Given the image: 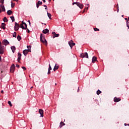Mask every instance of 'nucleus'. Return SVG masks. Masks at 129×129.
Wrapping results in <instances>:
<instances>
[{"label":"nucleus","instance_id":"1","mask_svg":"<svg viewBox=\"0 0 129 129\" xmlns=\"http://www.w3.org/2000/svg\"><path fill=\"white\" fill-rule=\"evenodd\" d=\"M20 28L21 29H23V30H27L28 28V26L27 25V24L25 22H23L21 25H20Z\"/></svg>","mask_w":129,"mask_h":129},{"label":"nucleus","instance_id":"2","mask_svg":"<svg viewBox=\"0 0 129 129\" xmlns=\"http://www.w3.org/2000/svg\"><path fill=\"white\" fill-rule=\"evenodd\" d=\"M42 35H43L42 34H40V41L42 42V43H44V44H47V40H46V39H45V37L43 38V40Z\"/></svg>","mask_w":129,"mask_h":129},{"label":"nucleus","instance_id":"3","mask_svg":"<svg viewBox=\"0 0 129 129\" xmlns=\"http://www.w3.org/2000/svg\"><path fill=\"white\" fill-rule=\"evenodd\" d=\"M27 47L28 49L24 50L23 51L24 55H25V56H27V55L28 54V53H29V48H31V45L30 46L27 45Z\"/></svg>","mask_w":129,"mask_h":129},{"label":"nucleus","instance_id":"4","mask_svg":"<svg viewBox=\"0 0 129 129\" xmlns=\"http://www.w3.org/2000/svg\"><path fill=\"white\" fill-rule=\"evenodd\" d=\"M80 56H81V58H88V53H87V52H85V53H81L80 54Z\"/></svg>","mask_w":129,"mask_h":129},{"label":"nucleus","instance_id":"5","mask_svg":"<svg viewBox=\"0 0 129 129\" xmlns=\"http://www.w3.org/2000/svg\"><path fill=\"white\" fill-rule=\"evenodd\" d=\"M15 26H14V29L15 31H19V28H20V25L17 22H15Z\"/></svg>","mask_w":129,"mask_h":129},{"label":"nucleus","instance_id":"6","mask_svg":"<svg viewBox=\"0 0 129 129\" xmlns=\"http://www.w3.org/2000/svg\"><path fill=\"white\" fill-rule=\"evenodd\" d=\"M2 44L3 45H4V46H7L10 44V42H9V41H8V40L4 39L2 42Z\"/></svg>","mask_w":129,"mask_h":129},{"label":"nucleus","instance_id":"7","mask_svg":"<svg viewBox=\"0 0 129 129\" xmlns=\"http://www.w3.org/2000/svg\"><path fill=\"white\" fill-rule=\"evenodd\" d=\"M5 46H0V54L1 55H3L4 54V52H5Z\"/></svg>","mask_w":129,"mask_h":129},{"label":"nucleus","instance_id":"8","mask_svg":"<svg viewBox=\"0 0 129 129\" xmlns=\"http://www.w3.org/2000/svg\"><path fill=\"white\" fill-rule=\"evenodd\" d=\"M69 45L71 48L72 49L73 46H75V43L73 42V41L71 40V41H69Z\"/></svg>","mask_w":129,"mask_h":129},{"label":"nucleus","instance_id":"9","mask_svg":"<svg viewBox=\"0 0 129 129\" xmlns=\"http://www.w3.org/2000/svg\"><path fill=\"white\" fill-rule=\"evenodd\" d=\"M52 34L53 35V39L54 38H58V37H59V34H56V32H52Z\"/></svg>","mask_w":129,"mask_h":129},{"label":"nucleus","instance_id":"10","mask_svg":"<svg viewBox=\"0 0 129 129\" xmlns=\"http://www.w3.org/2000/svg\"><path fill=\"white\" fill-rule=\"evenodd\" d=\"M39 113H40V116H41V117H43V116H44V111H43V110L39 109Z\"/></svg>","mask_w":129,"mask_h":129},{"label":"nucleus","instance_id":"11","mask_svg":"<svg viewBox=\"0 0 129 129\" xmlns=\"http://www.w3.org/2000/svg\"><path fill=\"white\" fill-rule=\"evenodd\" d=\"M77 6L78 7H79V8H80V9H83V4H81V3H80L79 2H78V3H77Z\"/></svg>","mask_w":129,"mask_h":129},{"label":"nucleus","instance_id":"12","mask_svg":"<svg viewBox=\"0 0 129 129\" xmlns=\"http://www.w3.org/2000/svg\"><path fill=\"white\" fill-rule=\"evenodd\" d=\"M42 4V2L38 1V3L36 4V8L37 9H39V7H40V5H41Z\"/></svg>","mask_w":129,"mask_h":129},{"label":"nucleus","instance_id":"13","mask_svg":"<svg viewBox=\"0 0 129 129\" xmlns=\"http://www.w3.org/2000/svg\"><path fill=\"white\" fill-rule=\"evenodd\" d=\"M42 33H43V34H49V29L46 28V29L43 30L42 31Z\"/></svg>","mask_w":129,"mask_h":129},{"label":"nucleus","instance_id":"14","mask_svg":"<svg viewBox=\"0 0 129 129\" xmlns=\"http://www.w3.org/2000/svg\"><path fill=\"white\" fill-rule=\"evenodd\" d=\"M120 98H116V97H115L114 98V102H118L119 101H120Z\"/></svg>","mask_w":129,"mask_h":129},{"label":"nucleus","instance_id":"15","mask_svg":"<svg viewBox=\"0 0 129 129\" xmlns=\"http://www.w3.org/2000/svg\"><path fill=\"white\" fill-rule=\"evenodd\" d=\"M1 8L2 9V12H6V8H5V6H4V4L1 5Z\"/></svg>","mask_w":129,"mask_h":129},{"label":"nucleus","instance_id":"16","mask_svg":"<svg viewBox=\"0 0 129 129\" xmlns=\"http://www.w3.org/2000/svg\"><path fill=\"white\" fill-rule=\"evenodd\" d=\"M6 24L5 23H2L1 27L3 30H6Z\"/></svg>","mask_w":129,"mask_h":129},{"label":"nucleus","instance_id":"17","mask_svg":"<svg viewBox=\"0 0 129 129\" xmlns=\"http://www.w3.org/2000/svg\"><path fill=\"white\" fill-rule=\"evenodd\" d=\"M11 49L13 53H15V51H16V46H11Z\"/></svg>","mask_w":129,"mask_h":129},{"label":"nucleus","instance_id":"18","mask_svg":"<svg viewBox=\"0 0 129 129\" xmlns=\"http://www.w3.org/2000/svg\"><path fill=\"white\" fill-rule=\"evenodd\" d=\"M18 60H21V58H22V54H21L20 52L18 53Z\"/></svg>","mask_w":129,"mask_h":129},{"label":"nucleus","instance_id":"19","mask_svg":"<svg viewBox=\"0 0 129 129\" xmlns=\"http://www.w3.org/2000/svg\"><path fill=\"white\" fill-rule=\"evenodd\" d=\"M58 68H59V66L57 65V64H55L53 69L54 71H56V70H58Z\"/></svg>","mask_w":129,"mask_h":129},{"label":"nucleus","instance_id":"20","mask_svg":"<svg viewBox=\"0 0 129 129\" xmlns=\"http://www.w3.org/2000/svg\"><path fill=\"white\" fill-rule=\"evenodd\" d=\"M12 14H13V11H12V10H8L7 11V14L8 15V16H11Z\"/></svg>","mask_w":129,"mask_h":129},{"label":"nucleus","instance_id":"21","mask_svg":"<svg viewBox=\"0 0 129 129\" xmlns=\"http://www.w3.org/2000/svg\"><path fill=\"white\" fill-rule=\"evenodd\" d=\"M96 60H97V58L96 56H93L92 58V63H94Z\"/></svg>","mask_w":129,"mask_h":129},{"label":"nucleus","instance_id":"22","mask_svg":"<svg viewBox=\"0 0 129 129\" xmlns=\"http://www.w3.org/2000/svg\"><path fill=\"white\" fill-rule=\"evenodd\" d=\"M15 68H16V67H15V64H13L11 67V70H13V72H14Z\"/></svg>","mask_w":129,"mask_h":129},{"label":"nucleus","instance_id":"23","mask_svg":"<svg viewBox=\"0 0 129 129\" xmlns=\"http://www.w3.org/2000/svg\"><path fill=\"white\" fill-rule=\"evenodd\" d=\"M3 21L4 23H7V22H8L9 20H8V18H7V17H5L4 18Z\"/></svg>","mask_w":129,"mask_h":129},{"label":"nucleus","instance_id":"24","mask_svg":"<svg viewBox=\"0 0 129 129\" xmlns=\"http://www.w3.org/2000/svg\"><path fill=\"white\" fill-rule=\"evenodd\" d=\"M47 16H48L49 19L50 20H51L52 18H51V17H52V15H51V14L48 13V11H47Z\"/></svg>","mask_w":129,"mask_h":129},{"label":"nucleus","instance_id":"25","mask_svg":"<svg viewBox=\"0 0 129 129\" xmlns=\"http://www.w3.org/2000/svg\"><path fill=\"white\" fill-rule=\"evenodd\" d=\"M17 40L18 41H20L21 40H22V37L20 35H18L17 36Z\"/></svg>","mask_w":129,"mask_h":129},{"label":"nucleus","instance_id":"26","mask_svg":"<svg viewBox=\"0 0 129 129\" xmlns=\"http://www.w3.org/2000/svg\"><path fill=\"white\" fill-rule=\"evenodd\" d=\"M63 125H65V124L63 122L60 123L59 127H62Z\"/></svg>","mask_w":129,"mask_h":129},{"label":"nucleus","instance_id":"27","mask_svg":"<svg viewBox=\"0 0 129 129\" xmlns=\"http://www.w3.org/2000/svg\"><path fill=\"white\" fill-rule=\"evenodd\" d=\"M10 18L13 22H15V17L14 16L10 17Z\"/></svg>","mask_w":129,"mask_h":129},{"label":"nucleus","instance_id":"28","mask_svg":"<svg viewBox=\"0 0 129 129\" xmlns=\"http://www.w3.org/2000/svg\"><path fill=\"white\" fill-rule=\"evenodd\" d=\"M13 37L14 38H17V32H14L13 34Z\"/></svg>","mask_w":129,"mask_h":129},{"label":"nucleus","instance_id":"29","mask_svg":"<svg viewBox=\"0 0 129 129\" xmlns=\"http://www.w3.org/2000/svg\"><path fill=\"white\" fill-rule=\"evenodd\" d=\"M100 93H101V91H100L99 90H98L97 91V95H99V94H100Z\"/></svg>","mask_w":129,"mask_h":129},{"label":"nucleus","instance_id":"30","mask_svg":"<svg viewBox=\"0 0 129 129\" xmlns=\"http://www.w3.org/2000/svg\"><path fill=\"white\" fill-rule=\"evenodd\" d=\"M8 104H9L10 106H13V104H12V102H11V101H8Z\"/></svg>","mask_w":129,"mask_h":129},{"label":"nucleus","instance_id":"31","mask_svg":"<svg viewBox=\"0 0 129 129\" xmlns=\"http://www.w3.org/2000/svg\"><path fill=\"white\" fill-rule=\"evenodd\" d=\"M94 30L95 32L97 31H99V29H98L97 28H94Z\"/></svg>","mask_w":129,"mask_h":129},{"label":"nucleus","instance_id":"32","mask_svg":"<svg viewBox=\"0 0 129 129\" xmlns=\"http://www.w3.org/2000/svg\"><path fill=\"white\" fill-rule=\"evenodd\" d=\"M48 70H52V68L51 67V65L49 64Z\"/></svg>","mask_w":129,"mask_h":129},{"label":"nucleus","instance_id":"33","mask_svg":"<svg viewBox=\"0 0 129 129\" xmlns=\"http://www.w3.org/2000/svg\"><path fill=\"white\" fill-rule=\"evenodd\" d=\"M4 2H5V0H0V3L2 4V5H4Z\"/></svg>","mask_w":129,"mask_h":129},{"label":"nucleus","instance_id":"34","mask_svg":"<svg viewBox=\"0 0 129 129\" xmlns=\"http://www.w3.org/2000/svg\"><path fill=\"white\" fill-rule=\"evenodd\" d=\"M47 74H48V75H49V74H51V70H48V73H47Z\"/></svg>","mask_w":129,"mask_h":129},{"label":"nucleus","instance_id":"35","mask_svg":"<svg viewBox=\"0 0 129 129\" xmlns=\"http://www.w3.org/2000/svg\"><path fill=\"white\" fill-rule=\"evenodd\" d=\"M77 4H78V2H74L73 3V6H74V5H77Z\"/></svg>","mask_w":129,"mask_h":129},{"label":"nucleus","instance_id":"36","mask_svg":"<svg viewBox=\"0 0 129 129\" xmlns=\"http://www.w3.org/2000/svg\"><path fill=\"white\" fill-rule=\"evenodd\" d=\"M22 69H23V70H24V71H25V70H27V69H26V67H22Z\"/></svg>","mask_w":129,"mask_h":129},{"label":"nucleus","instance_id":"37","mask_svg":"<svg viewBox=\"0 0 129 129\" xmlns=\"http://www.w3.org/2000/svg\"><path fill=\"white\" fill-rule=\"evenodd\" d=\"M43 7H44V8H45V10H47V6L44 5Z\"/></svg>","mask_w":129,"mask_h":129},{"label":"nucleus","instance_id":"38","mask_svg":"<svg viewBox=\"0 0 129 129\" xmlns=\"http://www.w3.org/2000/svg\"><path fill=\"white\" fill-rule=\"evenodd\" d=\"M28 23H29V25L31 26V21L30 20L28 21Z\"/></svg>","mask_w":129,"mask_h":129},{"label":"nucleus","instance_id":"39","mask_svg":"<svg viewBox=\"0 0 129 129\" xmlns=\"http://www.w3.org/2000/svg\"><path fill=\"white\" fill-rule=\"evenodd\" d=\"M16 67H17V68H20V65H19V64H16Z\"/></svg>","mask_w":129,"mask_h":129},{"label":"nucleus","instance_id":"40","mask_svg":"<svg viewBox=\"0 0 129 129\" xmlns=\"http://www.w3.org/2000/svg\"><path fill=\"white\" fill-rule=\"evenodd\" d=\"M14 6H13V2H11V7L14 8Z\"/></svg>","mask_w":129,"mask_h":129},{"label":"nucleus","instance_id":"41","mask_svg":"<svg viewBox=\"0 0 129 129\" xmlns=\"http://www.w3.org/2000/svg\"><path fill=\"white\" fill-rule=\"evenodd\" d=\"M17 61L19 63L21 62V59H17Z\"/></svg>","mask_w":129,"mask_h":129},{"label":"nucleus","instance_id":"42","mask_svg":"<svg viewBox=\"0 0 129 129\" xmlns=\"http://www.w3.org/2000/svg\"><path fill=\"white\" fill-rule=\"evenodd\" d=\"M124 125L125 126H126V125H128L129 126V123L128 124L124 123Z\"/></svg>","mask_w":129,"mask_h":129},{"label":"nucleus","instance_id":"43","mask_svg":"<svg viewBox=\"0 0 129 129\" xmlns=\"http://www.w3.org/2000/svg\"><path fill=\"white\" fill-rule=\"evenodd\" d=\"M27 32L28 33H30V30H29V29H27Z\"/></svg>","mask_w":129,"mask_h":129},{"label":"nucleus","instance_id":"44","mask_svg":"<svg viewBox=\"0 0 129 129\" xmlns=\"http://www.w3.org/2000/svg\"><path fill=\"white\" fill-rule=\"evenodd\" d=\"M79 87H78V91H77V92H79Z\"/></svg>","mask_w":129,"mask_h":129},{"label":"nucleus","instance_id":"45","mask_svg":"<svg viewBox=\"0 0 129 129\" xmlns=\"http://www.w3.org/2000/svg\"><path fill=\"white\" fill-rule=\"evenodd\" d=\"M43 3H46V0H42Z\"/></svg>","mask_w":129,"mask_h":129},{"label":"nucleus","instance_id":"46","mask_svg":"<svg viewBox=\"0 0 129 129\" xmlns=\"http://www.w3.org/2000/svg\"><path fill=\"white\" fill-rule=\"evenodd\" d=\"M2 46V42L0 41V47Z\"/></svg>","mask_w":129,"mask_h":129},{"label":"nucleus","instance_id":"47","mask_svg":"<svg viewBox=\"0 0 129 129\" xmlns=\"http://www.w3.org/2000/svg\"><path fill=\"white\" fill-rule=\"evenodd\" d=\"M125 20L126 21V22H127V18H125Z\"/></svg>","mask_w":129,"mask_h":129},{"label":"nucleus","instance_id":"48","mask_svg":"<svg viewBox=\"0 0 129 129\" xmlns=\"http://www.w3.org/2000/svg\"><path fill=\"white\" fill-rule=\"evenodd\" d=\"M1 93H4V90H2V91H1Z\"/></svg>","mask_w":129,"mask_h":129},{"label":"nucleus","instance_id":"49","mask_svg":"<svg viewBox=\"0 0 129 129\" xmlns=\"http://www.w3.org/2000/svg\"><path fill=\"white\" fill-rule=\"evenodd\" d=\"M0 61H2V57L0 56Z\"/></svg>","mask_w":129,"mask_h":129},{"label":"nucleus","instance_id":"50","mask_svg":"<svg viewBox=\"0 0 129 129\" xmlns=\"http://www.w3.org/2000/svg\"><path fill=\"white\" fill-rule=\"evenodd\" d=\"M14 2H18L19 0H13Z\"/></svg>","mask_w":129,"mask_h":129},{"label":"nucleus","instance_id":"51","mask_svg":"<svg viewBox=\"0 0 129 129\" xmlns=\"http://www.w3.org/2000/svg\"><path fill=\"white\" fill-rule=\"evenodd\" d=\"M2 13V10L0 9V14Z\"/></svg>","mask_w":129,"mask_h":129},{"label":"nucleus","instance_id":"52","mask_svg":"<svg viewBox=\"0 0 129 129\" xmlns=\"http://www.w3.org/2000/svg\"><path fill=\"white\" fill-rule=\"evenodd\" d=\"M42 25H46V24L45 23H42Z\"/></svg>","mask_w":129,"mask_h":129},{"label":"nucleus","instance_id":"53","mask_svg":"<svg viewBox=\"0 0 129 129\" xmlns=\"http://www.w3.org/2000/svg\"><path fill=\"white\" fill-rule=\"evenodd\" d=\"M118 11H119V10L117 9V13H118Z\"/></svg>","mask_w":129,"mask_h":129},{"label":"nucleus","instance_id":"54","mask_svg":"<svg viewBox=\"0 0 129 129\" xmlns=\"http://www.w3.org/2000/svg\"><path fill=\"white\" fill-rule=\"evenodd\" d=\"M88 10V7L87 8V10Z\"/></svg>","mask_w":129,"mask_h":129},{"label":"nucleus","instance_id":"55","mask_svg":"<svg viewBox=\"0 0 129 129\" xmlns=\"http://www.w3.org/2000/svg\"><path fill=\"white\" fill-rule=\"evenodd\" d=\"M64 12H66V10H64Z\"/></svg>","mask_w":129,"mask_h":129},{"label":"nucleus","instance_id":"56","mask_svg":"<svg viewBox=\"0 0 129 129\" xmlns=\"http://www.w3.org/2000/svg\"><path fill=\"white\" fill-rule=\"evenodd\" d=\"M49 2H51V0H49Z\"/></svg>","mask_w":129,"mask_h":129},{"label":"nucleus","instance_id":"57","mask_svg":"<svg viewBox=\"0 0 129 129\" xmlns=\"http://www.w3.org/2000/svg\"><path fill=\"white\" fill-rule=\"evenodd\" d=\"M128 21H129V18H128Z\"/></svg>","mask_w":129,"mask_h":129},{"label":"nucleus","instance_id":"58","mask_svg":"<svg viewBox=\"0 0 129 129\" xmlns=\"http://www.w3.org/2000/svg\"><path fill=\"white\" fill-rule=\"evenodd\" d=\"M122 17H123V15H122Z\"/></svg>","mask_w":129,"mask_h":129}]
</instances>
